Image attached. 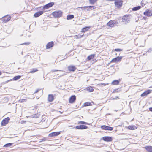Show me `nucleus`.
Listing matches in <instances>:
<instances>
[{"label": "nucleus", "mask_w": 152, "mask_h": 152, "mask_svg": "<svg viewBox=\"0 0 152 152\" xmlns=\"http://www.w3.org/2000/svg\"><path fill=\"white\" fill-rule=\"evenodd\" d=\"M122 22L125 24L129 23L130 21V17L129 15H125L122 18Z\"/></svg>", "instance_id": "obj_1"}, {"label": "nucleus", "mask_w": 152, "mask_h": 152, "mask_svg": "<svg viewBox=\"0 0 152 152\" xmlns=\"http://www.w3.org/2000/svg\"><path fill=\"white\" fill-rule=\"evenodd\" d=\"M62 12L61 11H56L52 13V15L55 17H60L62 15Z\"/></svg>", "instance_id": "obj_2"}, {"label": "nucleus", "mask_w": 152, "mask_h": 152, "mask_svg": "<svg viewBox=\"0 0 152 152\" xmlns=\"http://www.w3.org/2000/svg\"><path fill=\"white\" fill-rule=\"evenodd\" d=\"M10 120L9 117H7L3 119L1 122V125L2 126H5L8 123Z\"/></svg>", "instance_id": "obj_3"}, {"label": "nucleus", "mask_w": 152, "mask_h": 152, "mask_svg": "<svg viewBox=\"0 0 152 152\" xmlns=\"http://www.w3.org/2000/svg\"><path fill=\"white\" fill-rule=\"evenodd\" d=\"M122 2L123 1L121 0H119L115 1V6L118 8L121 7L122 6Z\"/></svg>", "instance_id": "obj_4"}, {"label": "nucleus", "mask_w": 152, "mask_h": 152, "mask_svg": "<svg viewBox=\"0 0 152 152\" xmlns=\"http://www.w3.org/2000/svg\"><path fill=\"white\" fill-rule=\"evenodd\" d=\"M122 56H118L115 58L113 59L112 60L111 62H119L121 61V59H122Z\"/></svg>", "instance_id": "obj_5"}, {"label": "nucleus", "mask_w": 152, "mask_h": 152, "mask_svg": "<svg viewBox=\"0 0 152 152\" xmlns=\"http://www.w3.org/2000/svg\"><path fill=\"white\" fill-rule=\"evenodd\" d=\"M101 128L103 129L110 130V131H112L113 129V128L110 127H109L108 126H105V125H103V126H102L101 127Z\"/></svg>", "instance_id": "obj_6"}, {"label": "nucleus", "mask_w": 152, "mask_h": 152, "mask_svg": "<svg viewBox=\"0 0 152 152\" xmlns=\"http://www.w3.org/2000/svg\"><path fill=\"white\" fill-rule=\"evenodd\" d=\"M60 133V132H54L51 133H50L48 135V136L50 137H52L54 136H56L59 135Z\"/></svg>", "instance_id": "obj_7"}, {"label": "nucleus", "mask_w": 152, "mask_h": 152, "mask_svg": "<svg viewBox=\"0 0 152 152\" xmlns=\"http://www.w3.org/2000/svg\"><path fill=\"white\" fill-rule=\"evenodd\" d=\"M114 24H116V22L111 20L107 23V26L110 27L112 28L114 26Z\"/></svg>", "instance_id": "obj_8"}, {"label": "nucleus", "mask_w": 152, "mask_h": 152, "mask_svg": "<svg viewBox=\"0 0 152 152\" xmlns=\"http://www.w3.org/2000/svg\"><path fill=\"white\" fill-rule=\"evenodd\" d=\"M76 99V96L75 95H72L69 98V102L72 103L75 101Z\"/></svg>", "instance_id": "obj_9"}, {"label": "nucleus", "mask_w": 152, "mask_h": 152, "mask_svg": "<svg viewBox=\"0 0 152 152\" xmlns=\"http://www.w3.org/2000/svg\"><path fill=\"white\" fill-rule=\"evenodd\" d=\"M88 127L84 125H80L79 126H76V129H87Z\"/></svg>", "instance_id": "obj_10"}, {"label": "nucleus", "mask_w": 152, "mask_h": 152, "mask_svg": "<svg viewBox=\"0 0 152 152\" xmlns=\"http://www.w3.org/2000/svg\"><path fill=\"white\" fill-rule=\"evenodd\" d=\"M102 139L104 141L107 142L111 141L112 140V137L108 136L104 137H102Z\"/></svg>", "instance_id": "obj_11"}, {"label": "nucleus", "mask_w": 152, "mask_h": 152, "mask_svg": "<svg viewBox=\"0 0 152 152\" xmlns=\"http://www.w3.org/2000/svg\"><path fill=\"white\" fill-rule=\"evenodd\" d=\"M144 14L148 16H152V11L149 10H147V11L144 12Z\"/></svg>", "instance_id": "obj_12"}, {"label": "nucleus", "mask_w": 152, "mask_h": 152, "mask_svg": "<svg viewBox=\"0 0 152 152\" xmlns=\"http://www.w3.org/2000/svg\"><path fill=\"white\" fill-rule=\"evenodd\" d=\"M54 4L53 2H50L49 3L46 5H45L44 7V8L45 9H48L50 7H52Z\"/></svg>", "instance_id": "obj_13"}, {"label": "nucleus", "mask_w": 152, "mask_h": 152, "mask_svg": "<svg viewBox=\"0 0 152 152\" xmlns=\"http://www.w3.org/2000/svg\"><path fill=\"white\" fill-rule=\"evenodd\" d=\"M43 11H39L38 12L35 13L34 15V17H37L40 16V15L43 14Z\"/></svg>", "instance_id": "obj_14"}, {"label": "nucleus", "mask_w": 152, "mask_h": 152, "mask_svg": "<svg viewBox=\"0 0 152 152\" xmlns=\"http://www.w3.org/2000/svg\"><path fill=\"white\" fill-rule=\"evenodd\" d=\"M53 46V42H51L48 43L46 45V48L49 49L52 47Z\"/></svg>", "instance_id": "obj_15"}, {"label": "nucleus", "mask_w": 152, "mask_h": 152, "mask_svg": "<svg viewBox=\"0 0 152 152\" xmlns=\"http://www.w3.org/2000/svg\"><path fill=\"white\" fill-rule=\"evenodd\" d=\"M11 19V17L8 16L4 17L3 18V21L4 22H6L9 21Z\"/></svg>", "instance_id": "obj_16"}, {"label": "nucleus", "mask_w": 152, "mask_h": 152, "mask_svg": "<svg viewBox=\"0 0 152 152\" xmlns=\"http://www.w3.org/2000/svg\"><path fill=\"white\" fill-rule=\"evenodd\" d=\"M68 69L69 71H74L76 69V68L75 66L71 65L68 67Z\"/></svg>", "instance_id": "obj_17"}, {"label": "nucleus", "mask_w": 152, "mask_h": 152, "mask_svg": "<svg viewBox=\"0 0 152 152\" xmlns=\"http://www.w3.org/2000/svg\"><path fill=\"white\" fill-rule=\"evenodd\" d=\"M151 91L150 90H148L146 91L142 94L141 96H143L147 95L151 93Z\"/></svg>", "instance_id": "obj_18"}, {"label": "nucleus", "mask_w": 152, "mask_h": 152, "mask_svg": "<svg viewBox=\"0 0 152 152\" xmlns=\"http://www.w3.org/2000/svg\"><path fill=\"white\" fill-rule=\"evenodd\" d=\"M128 128L130 130H133L137 129V127L134 125H131L128 126Z\"/></svg>", "instance_id": "obj_19"}, {"label": "nucleus", "mask_w": 152, "mask_h": 152, "mask_svg": "<svg viewBox=\"0 0 152 152\" xmlns=\"http://www.w3.org/2000/svg\"><path fill=\"white\" fill-rule=\"evenodd\" d=\"M53 96L52 95H49L48 96V100L50 102H52L53 100Z\"/></svg>", "instance_id": "obj_20"}, {"label": "nucleus", "mask_w": 152, "mask_h": 152, "mask_svg": "<svg viewBox=\"0 0 152 152\" xmlns=\"http://www.w3.org/2000/svg\"><path fill=\"white\" fill-rule=\"evenodd\" d=\"M145 148L148 152H152V147L147 146L145 147Z\"/></svg>", "instance_id": "obj_21"}, {"label": "nucleus", "mask_w": 152, "mask_h": 152, "mask_svg": "<svg viewBox=\"0 0 152 152\" xmlns=\"http://www.w3.org/2000/svg\"><path fill=\"white\" fill-rule=\"evenodd\" d=\"M95 56L94 54H92L88 56L87 58V59L88 60H90L93 58Z\"/></svg>", "instance_id": "obj_22"}, {"label": "nucleus", "mask_w": 152, "mask_h": 152, "mask_svg": "<svg viewBox=\"0 0 152 152\" xmlns=\"http://www.w3.org/2000/svg\"><path fill=\"white\" fill-rule=\"evenodd\" d=\"M90 27H86L82 29L81 32H85L87 31L89 29Z\"/></svg>", "instance_id": "obj_23"}, {"label": "nucleus", "mask_w": 152, "mask_h": 152, "mask_svg": "<svg viewBox=\"0 0 152 152\" xmlns=\"http://www.w3.org/2000/svg\"><path fill=\"white\" fill-rule=\"evenodd\" d=\"M119 83V81L117 80H115L112 82L111 84L113 85H116L118 84Z\"/></svg>", "instance_id": "obj_24"}, {"label": "nucleus", "mask_w": 152, "mask_h": 152, "mask_svg": "<svg viewBox=\"0 0 152 152\" xmlns=\"http://www.w3.org/2000/svg\"><path fill=\"white\" fill-rule=\"evenodd\" d=\"M86 90L89 92H93L94 91V89L92 87H88L86 88Z\"/></svg>", "instance_id": "obj_25"}, {"label": "nucleus", "mask_w": 152, "mask_h": 152, "mask_svg": "<svg viewBox=\"0 0 152 152\" xmlns=\"http://www.w3.org/2000/svg\"><path fill=\"white\" fill-rule=\"evenodd\" d=\"M74 18V16L72 15H68L67 16V20H70L73 19Z\"/></svg>", "instance_id": "obj_26"}, {"label": "nucleus", "mask_w": 152, "mask_h": 152, "mask_svg": "<svg viewBox=\"0 0 152 152\" xmlns=\"http://www.w3.org/2000/svg\"><path fill=\"white\" fill-rule=\"evenodd\" d=\"M141 8L140 6L132 8V10L133 11H137L139 10Z\"/></svg>", "instance_id": "obj_27"}, {"label": "nucleus", "mask_w": 152, "mask_h": 152, "mask_svg": "<svg viewBox=\"0 0 152 152\" xmlns=\"http://www.w3.org/2000/svg\"><path fill=\"white\" fill-rule=\"evenodd\" d=\"M37 71H38V70L36 68H34L31 69V70L30 71L29 73H34Z\"/></svg>", "instance_id": "obj_28"}, {"label": "nucleus", "mask_w": 152, "mask_h": 152, "mask_svg": "<svg viewBox=\"0 0 152 152\" xmlns=\"http://www.w3.org/2000/svg\"><path fill=\"white\" fill-rule=\"evenodd\" d=\"M92 104L90 102H87L84 103V105L85 106H88L91 105Z\"/></svg>", "instance_id": "obj_29"}, {"label": "nucleus", "mask_w": 152, "mask_h": 152, "mask_svg": "<svg viewBox=\"0 0 152 152\" xmlns=\"http://www.w3.org/2000/svg\"><path fill=\"white\" fill-rule=\"evenodd\" d=\"M21 77V76L20 75H18L17 76H16L13 79V80H18L20 79Z\"/></svg>", "instance_id": "obj_30"}, {"label": "nucleus", "mask_w": 152, "mask_h": 152, "mask_svg": "<svg viewBox=\"0 0 152 152\" xmlns=\"http://www.w3.org/2000/svg\"><path fill=\"white\" fill-rule=\"evenodd\" d=\"M81 7V8L84 7V8H88L89 9H91L93 8V9H94L96 8V7H95L92 6H86V7Z\"/></svg>", "instance_id": "obj_31"}, {"label": "nucleus", "mask_w": 152, "mask_h": 152, "mask_svg": "<svg viewBox=\"0 0 152 152\" xmlns=\"http://www.w3.org/2000/svg\"><path fill=\"white\" fill-rule=\"evenodd\" d=\"M12 145V143H9L7 144H6L4 146V147H11Z\"/></svg>", "instance_id": "obj_32"}, {"label": "nucleus", "mask_w": 152, "mask_h": 152, "mask_svg": "<svg viewBox=\"0 0 152 152\" xmlns=\"http://www.w3.org/2000/svg\"><path fill=\"white\" fill-rule=\"evenodd\" d=\"M97 0H89V2L91 4H93L95 3Z\"/></svg>", "instance_id": "obj_33"}, {"label": "nucleus", "mask_w": 152, "mask_h": 152, "mask_svg": "<svg viewBox=\"0 0 152 152\" xmlns=\"http://www.w3.org/2000/svg\"><path fill=\"white\" fill-rule=\"evenodd\" d=\"M27 101V99H20L19 101L20 102H26Z\"/></svg>", "instance_id": "obj_34"}, {"label": "nucleus", "mask_w": 152, "mask_h": 152, "mask_svg": "<svg viewBox=\"0 0 152 152\" xmlns=\"http://www.w3.org/2000/svg\"><path fill=\"white\" fill-rule=\"evenodd\" d=\"M30 44V42H27L26 43H24L23 44H20V45H28Z\"/></svg>", "instance_id": "obj_35"}, {"label": "nucleus", "mask_w": 152, "mask_h": 152, "mask_svg": "<svg viewBox=\"0 0 152 152\" xmlns=\"http://www.w3.org/2000/svg\"><path fill=\"white\" fill-rule=\"evenodd\" d=\"M57 75H60V76H58V77H61V76H63L65 75H66L65 74V73H58L57 74Z\"/></svg>", "instance_id": "obj_36"}, {"label": "nucleus", "mask_w": 152, "mask_h": 152, "mask_svg": "<svg viewBox=\"0 0 152 152\" xmlns=\"http://www.w3.org/2000/svg\"><path fill=\"white\" fill-rule=\"evenodd\" d=\"M122 50V49H115L114 50V51H121Z\"/></svg>", "instance_id": "obj_37"}, {"label": "nucleus", "mask_w": 152, "mask_h": 152, "mask_svg": "<svg viewBox=\"0 0 152 152\" xmlns=\"http://www.w3.org/2000/svg\"><path fill=\"white\" fill-rule=\"evenodd\" d=\"M79 123L81 124H88V123L83 121H81Z\"/></svg>", "instance_id": "obj_38"}, {"label": "nucleus", "mask_w": 152, "mask_h": 152, "mask_svg": "<svg viewBox=\"0 0 152 152\" xmlns=\"http://www.w3.org/2000/svg\"><path fill=\"white\" fill-rule=\"evenodd\" d=\"M46 140L45 138H44L41 139V140L40 141H39V142H42L43 141H45Z\"/></svg>", "instance_id": "obj_39"}, {"label": "nucleus", "mask_w": 152, "mask_h": 152, "mask_svg": "<svg viewBox=\"0 0 152 152\" xmlns=\"http://www.w3.org/2000/svg\"><path fill=\"white\" fill-rule=\"evenodd\" d=\"M119 99V97L118 96H116V97H115V98H113V100H114L115 99Z\"/></svg>", "instance_id": "obj_40"}, {"label": "nucleus", "mask_w": 152, "mask_h": 152, "mask_svg": "<svg viewBox=\"0 0 152 152\" xmlns=\"http://www.w3.org/2000/svg\"><path fill=\"white\" fill-rule=\"evenodd\" d=\"M58 70H51V72H56V71H58Z\"/></svg>", "instance_id": "obj_41"}, {"label": "nucleus", "mask_w": 152, "mask_h": 152, "mask_svg": "<svg viewBox=\"0 0 152 152\" xmlns=\"http://www.w3.org/2000/svg\"><path fill=\"white\" fill-rule=\"evenodd\" d=\"M75 37L76 38H80L81 37V36L80 37H78L77 36V35H75Z\"/></svg>", "instance_id": "obj_42"}, {"label": "nucleus", "mask_w": 152, "mask_h": 152, "mask_svg": "<svg viewBox=\"0 0 152 152\" xmlns=\"http://www.w3.org/2000/svg\"><path fill=\"white\" fill-rule=\"evenodd\" d=\"M149 110L150 111L152 112V107H150L149 108Z\"/></svg>", "instance_id": "obj_43"}, {"label": "nucleus", "mask_w": 152, "mask_h": 152, "mask_svg": "<svg viewBox=\"0 0 152 152\" xmlns=\"http://www.w3.org/2000/svg\"><path fill=\"white\" fill-rule=\"evenodd\" d=\"M39 91V89H37L36 90V91L34 93H35L38 92Z\"/></svg>", "instance_id": "obj_44"}, {"label": "nucleus", "mask_w": 152, "mask_h": 152, "mask_svg": "<svg viewBox=\"0 0 152 152\" xmlns=\"http://www.w3.org/2000/svg\"><path fill=\"white\" fill-rule=\"evenodd\" d=\"M114 22H116V24H115L116 25H117L118 24V23L116 21H114Z\"/></svg>", "instance_id": "obj_45"}, {"label": "nucleus", "mask_w": 152, "mask_h": 152, "mask_svg": "<svg viewBox=\"0 0 152 152\" xmlns=\"http://www.w3.org/2000/svg\"><path fill=\"white\" fill-rule=\"evenodd\" d=\"M37 117L36 115H34V117H33V118H37Z\"/></svg>", "instance_id": "obj_46"}, {"label": "nucleus", "mask_w": 152, "mask_h": 152, "mask_svg": "<svg viewBox=\"0 0 152 152\" xmlns=\"http://www.w3.org/2000/svg\"><path fill=\"white\" fill-rule=\"evenodd\" d=\"M107 1H114V0H106Z\"/></svg>", "instance_id": "obj_47"}, {"label": "nucleus", "mask_w": 152, "mask_h": 152, "mask_svg": "<svg viewBox=\"0 0 152 152\" xmlns=\"http://www.w3.org/2000/svg\"><path fill=\"white\" fill-rule=\"evenodd\" d=\"M143 18H144V19H145V18H145V17H143Z\"/></svg>", "instance_id": "obj_48"}, {"label": "nucleus", "mask_w": 152, "mask_h": 152, "mask_svg": "<svg viewBox=\"0 0 152 152\" xmlns=\"http://www.w3.org/2000/svg\"><path fill=\"white\" fill-rule=\"evenodd\" d=\"M1 74V72H0V75Z\"/></svg>", "instance_id": "obj_49"}, {"label": "nucleus", "mask_w": 152, "mask_h": 152, "mask_svg": "<svg viewBox=\"0 0 152 152\" xmlns=\"http://www.w3.org/2000/svg\"><path fill=\"white\" fill-rule=\"evenodd\" d=\"M118 0H117V1H118ZM114 1H116V0H114Z\"/></svg>", "instance_id": "obj_50"}, {"label": "nucleus", "mask_w": 152, "mask_h": 152, "mask_svg": "<svg viewBox=\"0 0 152 152\" xmlns=\"http://www.w3.org/2000/svg\"><path fill=\"white\" fill-rule=\"evenodd\" d=\"M28 98V99H30V98Z\"/></svg>", "instance_id": "obj_51"}]
</instances>
